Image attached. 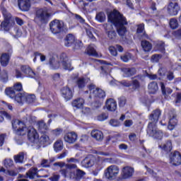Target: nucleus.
Masks as SVG:
<instances>
[{"label": "nucleus", "mask_w": 181, "mask_h": 181, "mask_svg": "<svg viewBox=\"0 0 181 181\" xmlns=\"http://www.w3.org/2000/svg\"><path fill=\"white\" fill-rule=\"evenodd\" d=\"M54 166H59V168H65L59 170L61 175L64 177H69L71 180L78 181L83 179L86 175V172L77 168V165L73 163L66 164L64 162H57L54 163Z\"/></svg>", "instance_id": "nucleus-1"}, {"label": "nucleus", "mask_w": 181, "mask_h": 181, "mask_svg": "<svg viewBox=\"0 0 181 181\" xmlns=\"http://www.w3.org/2000/svg\"><path fill=\"white\" fill-rule=\"evenodd\" d=\"M108 22H111L114 24L117 29V32L119 36H125L127 35V25L128 21L127 18L124 17L122 14H120L118 11L114 10L107 15Z\"/></svg>", "instance_id": "nucleus-2"}, {"label": "nucleus", "mask_w": 181, "mask_h": 181, "mask_svg": "<svg viewBox=\"0 0 181 181\" xmlns=\"http://www.w3.org/2000/svg\"><path fill=\"white\" fill-rule=\"evenodd\" d=\"M22 125L21 127H19L20 125ZM18 125L19 127L18 128ZM12 127L13 129L16 130V134L18 136L22 135H26L28 134V138L30 142L32 144H35L37 139H39V134H37V132H36V129L32 127H26L22 122L17 120L12 122Z\"/></svg>", "instance_id": "nucleus-3"}, {"label": "nucleus", "mask_w": 181, "mask_h": 181, "mask_svg": "<svg viewBox=\"0 0 181 181\" xmlns=\"http://www.w3.org/2000/svg\"><path fill=\"white\" fill-rule=\"evenodd\" d=\"M161 114L162 112H160V110L156 109L149 115V122L147 127V134L148 135H149V136L153 137V136H155V134L158 131V127H156V123L159 120V117H160Z\"/></svg>", "instance_id": "nucleus-4"}, {"label": "nucleus", "mask_w": 181, "mask_h": 181, "mask_svg": "<svg viewBox=\"0 0 181 181\" xmlns=\"http://www.w3.org/2000/svg\"><path fill=\"white\" fill-rule=\"evenodd\" d=\"M50 13L44 8H40L36 11L34 18V22L37 25H46L49 22Z\"/></svg>", "instance_id": "nucleus-5"}, {"label": "nucleus", "mask_w": 181, "mask_h": 181, "mask_svg": "<svg viewBox=\"0 0 181 181\" xmlns=\"http://www.w3.org/2000/svg\"><path fill=\"white\" fill-rule=\"evenodd\" d=\"M49 28L53 35H63L68 30L67 27L64 25L63 21L54 20L49 23Z\"/></svg>", "instance_id": "nucleus-6"}, {"label": "nucleus", "mask_w": 181, "mask_h": 181, "mask_svg": "<svg viewBox=\"0 0 181 181\" xmlns=\"http://www.w3.org/2000/svg\"><path fill=\"white\" fill-rule=\"evenodd\" d=\"M119 175V167L115 165H110L105 170V177L108 180H115Z\"/></svg>", "instance_id": "nucleus-7"}, {"label": "nucleus", "mask_w": 181, "mask_h": 181, "mask_svg": "<svg viewBox=\"0 0 181 181\" xmlns=\"http://www.w3.org/2000/svg\"><path fill=\"white\" fill-rule=\"evenodd\" d=\"M72 81L76 83V86H77L78 88H84L87 83L90 81V78H84V77H78V75H72L71 76Z\"/></svg>", "instance_id": "nucleus-8"}, {"label": "nucleus", "mask_w": 181, "mask_h": 181, "mask_svg": "<svg viewBox=\"0 0 181 181\" xmlns=\"http://www.w3.org/2000/svg\"><path fill=\"white\" fill-rule=\"evenodd\" d=\"M170 163L173 166H180L181 165V154L180 152L175 151L171 152L169 155Z\"/></svg>", "instance_id": "nucleus-9"}, {"label": "nucleus", "mask_w": 181, "mask_h": 181, "mask_svg": "<svg viewBox=\"0 0 181 181\" xmlns=\"http://www.w3.org/2000/svg\"><path fill=\"white\" fill-rule=\"evenodd\" d=\"M60 65L62 66L64 70L71 71L73 67H71V64L69 62V57L66 53H62L59 55L58 59Z\"/></svg>", "instance_id": "nucleus-10"}, {"label": "nucleus", "mask_w": 181, "mask_h": 181, "mask_svg": "<svg viewBox=\"0 0 181 181\" xmlns=\"http://www.w3.org/2000/svg\"><path fill=\"white\" fill-rule=\"evenodd\" d=\"M103 28L110 40H115L117 39V32L112 30L113 26L112 23H105L103 24Z\"/></svg>", "instance_id": "nucleus-11"}, {"label": "nucleus", "mask_w": 181, "mask_h": 181, "mask_svg": "<svg viewBox=\"0 0 181 181\" xmlns=\"http://www.w3.org/2000/svg\"><path fill=\"white\" fill-rule=\"evenodd\" d=\"M95 163V157L93 154L88 155L81 161V166L88 169V168H93Z\"/></svg>", "instance_id": "nucleus-12"}, {"label": "nucleus", "mask_w": 181, "mask_h": 181, "mask_svg": "<svg viewBox=\"0 0 181 181\" xmlns=\"http://www.w3.org/2000/svg\"><path fill=\"white\" fill-rule=\"evenodd\" d=\"M180 11V6L176 1H171L168 6V12L171 16H176Z\"/></svg>", "instance_id": "nucleus-13"}, {"label": "nucleus", "mask_w": 181, "mask_h": 181, "mask_svg": "<svg viewBox=\"0 0 181 181\" xmlns=\"http://www.w3.org/2000/svg\"><path fill=\"white\" fill-rule=\"evenodd\" d=\"M144 30H145V25L144 24H139L136 33V36L139 40H142V39H149L148 34L144 32Z\"/></svg>", "instance_id": "nucleus-14"}, {"label": "nucleus", "mask_w": 181, "mask_h": 181, "mask_svg": "<svg viewBox=\"0 0 181 181\" xmlns=\"http://www.w3.org/2000/svg\"><path fill=\"white\" fill-rule=\"evenodd\" d=\"M77 133L71 132L65 134L64 136V139L65 142H67V144H74V142L77 141Z\"/></svg>", "instance_id": "nucleus-15"}, {"label": "nucleus", "mask_w": 181, "mask_h": 181, "mask_svg": "<svg viewBox=\"0 0 181 181\" xmlns=\"http://www.w3.org/2000/svg\"><path fill=\"white\" fill-rule=\"evenodd\" d=\"M18 7L23 12H28L30 9V0H18Z\"/></svg>", "instance_id": "nucleus-16"}, {"label": "nucleus", "mask_w": 181, "mask_h": 181, "mask_svg": "<svg viewBox=\"0 0 181 181\" xmlns=\"http://www.w3.org/2000/svg\"><path fill=\"white\" fill-rule=\"evenodd\" d=\"M122 175L123 179H131L134 175V168L125 166L122 170Z\"/></svg>", "instance_id": "nucleus-17"}, {"label": "nucleus", "mask_w": 181, "mask_h": 181, "mask_svg": "<svg viewBox=\"0 0 181 181\" xmlns=\"http://www.w3.org/2000/svg\"><path fill=\"white\" fill-rule=\"evenodd\" d=\"M61 91L62 96L66 101H69V100H71L73 98V91L71 89H70V88L67 86L64 87Z\"/></svg>", "instance_id": "nucleus-18"}, {"label": "nucleus", "mask_w": 181, "mask_h": 181, "mask_svg": "<svg viewBox=\"0 0 181 181\" xmlns=\"http://www.w3.org/2000/svg\"><path fill=\"white\" fill-rule=\"evenodd\" d=\"M90 135L93 139H95V141H98V142H101V141L104 139V134L100 130H93Z\"/></svg>", "instance_id": "nucleus-19"}, {"label": "nucleus", "mask_w": 181, "mask_h": 181, "mask_svg": "<svg viewBox=\"0 0 181 181\" xmlns=\"http://www.w3.org/2000/svg\"><path fill=\"white\" fill-rule=\"evenodd\" d=\"M39 170L37 168H31L25 174L26 177L29 179H35V177H39Z\"/></svg>", "instance_id": "nucleus-20"}, {"label": "nucleus", "mask_w": 181, "mask_h": 181, "mask_svg": "<svg viewBox=\"0 0 181 181\" xmlns=\"http://www.w3.org/2000/svg\"><path fill=\"white\" fill-rule=\"evenodd\" d=\"M121 70L124 77H132V76L136 74V69L135 68H122Z\"/></svg>", "instance_id": "nucleus-21"}, {"label": "nucleus", "mask_w": 181, "mask_h": 181, "mask_svg": "<svg viewBox=\"0 0 181 181\" xmlns=\"http://www.w3.org/2000/svg\"><path fill=\"white\" fill-rule=\"evenodd\" d=\"M74 42H76V37L73 34H68L64 38V45L66 47H70Z\"/></svg>", "instance_id": "nucleus-22"}, {"label": "nucleus", "mask_w": 181, "mask_h": 181, "mask_svg": "<svg viewBox=\"0 0 181 181\" xmlns=\"http://www.w3.org/2000/svg\"><path fill=\"white\" fill-rule=\"evenodd\" d=\"M106 108L108 111H115L117 110V102L114 99L107 100L106 101Z\"/></svg>", "instance_id": "nucleus-23"}, {"label": "nucleus", "mask_w": 181, "mask_h": 181, "mask_svg": "<svg viewBox=\"0 0 181 181\" xmlns=\"http://www.w3.org/2000/svg\"><path fill=\"white\" fill-rule=\"evenodd\" d=\"M38 131L40 134H46L49 131V127L45 122V121L41 120L37 122Z\"/></svg>", "instance_id": "nucleus-24"}, {"label": "nucleus", "mask_w": 181, "mask_h": 181, "mask_svg": "<svg viewBox=\"0 0 181 181\" xmlns=\"http://www.w3.org/2000/svg\"><path fill=\"white\" fill-rule=\"evenodd\" d=\"M21 71L23 73H25L28 77H31V78H33L35 76H36V74L29 67V66H21Z\"/></svg>", "instance_id": "nucleus-25"}, {"label": "nucleus", "mask_w": 181, "mask_h": 181, "mask_svg": "<svg viewBox=\"0 0 181 181\" xmlns=\"http://www.w3.org/2000/svg\"><path fill=\"white\" fill-rule=\"evenodd\" d=\"M177 125V119H176V115H173L170 117L168 128L170 131H172Z\"/></svg>", "instance_id": "nucleus-26"}, {"label": "nucleus", "mask_w": 181, "mask_h": 181, "mask_svg": "<svg viewBox=\"0 0 181 181\" xmlns=\"http://www.w3.org/2000/svg\"><path fill=\"white\" fill-rule=\"evenodd\" d=\"M97 47L94 45H88L87 48V53L88 56H93V57H98V53L97 52L96 49Z\"/></svg>", "instance_id": "nucleus-27"}, {"label": "nucleus", "mask_w": 181, "mask_h": 181, "mask_svg": "<svg viewBox=\"0 0 181 181\" xmlns=\"http://www.w3.org/2000/svg\"><path fill=\"white\" fill-rule=\"evenodd\" d=\"M148 93L150 94H156L158 90H159V87L158 86V83L156 81H153L150 83L148 86Z\"/></svg>", "instance_id": "nucleus-28"}, {"label": "nucleus", "mask_w": 181, "mask_h": 181, "mask_svg": "<svg viewBox=\"0 0 181 181\" xmlns=\"http://www.w3.org/2000/svg\"><path fill=\"white\" fill-rule=\"evenodd\" d=\"M93 97H96V98H105V91L103 89L96 88L95 90H93Z\"/></svg>", "instance_id": "nucleus-29"}, {"label": "nucleus", "mask_w": 181, "mask_h": 181, "mask_svg": "<svg viewBox=\"0 0 181 181\" xmlns=\"http://www.w3.org/2000/svg\"><path fill=\"white\" fill-rule=\"evenodd\" d=\"M142 78V76L138 75L133 78V81L132 82V87L134 90H137L141 87V83H139V80Z\"/></svg>", "instance_id": "nucleus-30"}, {"label": "nucleus", "mask_w": 181, "mask_h": 181, "mask_svg": "<svg viewBox=\"0 0 181 181\" xmlns=\"http://www.w3.org/2000/svg\"><path fill=\"white\" fill-rule=\"evenodd\" d=\"M160 88L163 95L166 97V95H169L171 93H173V90L170 88H166L165 86V83L163 82H160Z\"/></svg>", "instance_id": "nucleus-31"}, {"label": "nucleus", "mask_w": 181, "mask_h": 181, "mask_svg": "<svg viewBox=\"0 0 181 181\" xmlns=\"http://www.w3.org/2000/svg\"><path fill=\"white\" fill-rule=\"evenodd\" d=\"M83 105H84V99L83 98H79L72 102V106L74 108H83Z\"/></svg>", "instance_id": "nucleus-32"}, {"label": "nucleus", "mask_w": 181, "mask_h": 181, "mask_svg": "<svg viewBox=\"0 0 181 181\" xmlns=\"http://www.w3.org/2000/svg\"><path fill=\"white\" fill-rule=\"evenodd\" d=\"M14 162L16 163H23L25 159V153L21 152L13 156Z\"/></svg>", "instance_id": "nucleus-33"}, {"label": "nucleus", "mask_w": 181, "mask_h": 181, "mask_svg": "<svg viewBox=\"0 0 181 181\" xmlns=\"http://www.w3.org/2000/svg\"><path fill=\"white\" fill-rule=\"evenodd\" d=\"M141 47L145 52H150L152 50V44L149 41L143 40L141 42Z\"/></svg>", "instance_id": "nucleus-34"}, {"label": "nucleus", "mask_w": 181, "mask_h": 181, "mask_svg": "<svg viewBox=\"0 0 181 181\" xmlns=\"http://www.w3.org/2000/svg\"><path fill=\"white\" fill-rule=\"evenodd\" d=\"M13 98L16 103H18V104H23V103H25V93H17Z\"/></svg>", "instance_id": "nucleus-35"}, {"label": "nucleus", "mask_w": 181, "mask_h": 181, "mask_svg": "<svg viewBox=\"0 0 181 181\" xmlns=\"http://www.w3.org/2000/svg\"><path fill=\"white\" fill-rule=\"evenodd\" d=\"M10 20L11 18H4V21L1 22V26L4 30H6V32L9 31L11 29V24L9 23Z\"/></svg>", "instance_id": "nucleus-36"}, {"label": "nucleus", "mask_w": 181, "mask_h": 181, "mask_svg": "<svg viewBox=\"0 0 181 181\" xmlns=\"http://www.w3.org/2000/svg\"><path fill=\"white\" fill-rule=\"evenodd\" d=\"M5 94L7 95V96L9 97L10 98H15L16 95L13 88L12 87L6 88L5 89Z\"/></svg>", "instance_id": "nucleus-37"}, {"label": "nucleus", "mask_w": 181, "mask_h": 181, "mask_svg": "<svg viewBox=\"0 0 181 181\" xmlns=\"http://www.w3.org/2000/svg\"><path fill=\"white\" fill-rule=\"evenodd\" d=\"M9 63V55L8 54H3L1 57V64L4 67L8 66Z\"/></svg>", "instance_id": "nucleus-38"}, {"label": "nucleus", "mask_w": 181, "mask_h": 181, "mask_svg": "<svg viewBox=\"0 0 181 181\" xmlns=\"http://www.w3.org/2000/svg\"><path fill=\"white\" fill-rule=\"evenodd\" d=\"M49 64L50 66H52V67H53V69H59L60 68V62L59 61H56V59H54V57H52L49 59Z\"/></svg>", "instance_id": "nucleus-39"}, {"label": "nucleus", "mask_w": 181, "mask_h": 181, "mask_svg": "<svg viewBox=\"0 0 181 181\" xmlns=\"http://www.w3.org/2000/svg\"><path fill=\"white\" fill-rule=\"evenodd\" d=\"M54 149L55 152H60L63 150V141L61 140L57 141L54 144Z\"/></svg>", "instance_id": "nucleus-40"}, {"label": "nucleus", "mask_w": 181, "mask_h": 181, "mask_svg": "<svg viewBox=\"0 0 181 181\" xmlns=\"http://www.w3.org/2000/svg\"><path fill=\"white\" fill-rule=\"evenodd\" d=\"M159 148H161L165 152H170L172 151V141H168L163 146H159Z\"/></svg>", "instance_id": "nucleus-41"}, {"label": "nucleus", "mask_w": 181, "mask_h": 181, "mask_svg": "<svg viewBox=\"0 0 181 181\" xmlns=\"http://www.w3.org/2000/svg\"><path fill=\"white\" fill-rule=\"evenodd\" d=\"M8 71L4 70L1 73L0 81H1L2 83H8Z\"/></svg>", "instance_id": "nucleus-42"}, {"label": "nucleus", "mask_w": 181, "mask_h": 181, "mask_svg": "<svg viewBox=\"0 0 181 181\" xmlns=\"http://www.w3.org/2000/svg\"><path fill=\"white\" fill-rule=\"evenodd\" d=\"M43 134L40 138V143L41 145H45V144H49V136L47 134H45V133H42Z\"/></svg>", "instance_id": "nucleus-43"}, {"label": "nucleus", "mask_w": 181, "mask_h": 181, "mask_svg": "<svg viewBox=\"0 0 181 181\" xmlns=\"http://www.w3.org/2000/svg\"><path fill=\"white\" fill-rule=\"evenodd\" d=\"M95 19L96 21H98V22H100L101 23L105 21V13H104V12H100L96 14L95 16Z\"/></svg>", "instance_id": "nucleus-44"}, {"label": "nucleus", "mask_w": 181, "mask_h": 181, "mask_svg": "<svg viewBox=\"0 0 181 181\" xmlns=\"http://www.w3.org/2000/svg\"><path fill=\"white\" fill-rule=\"evenodd\" d=\"M160 59H162V54H155L151 56L152 63H159Z\"/></svg>", "instance_id": "nucleus-45"}, {"label": "nucleus", "mask_w": 181, "mask_h": 181, "mask_svg": "<svg viewBox=\"0 0 181 181\" xmlns=\"http://www.w3.org/2000/svg\"><path fill=\"white\" fill-rule=\"evenodd\" d=\"M25 101L28 104H31V103H33V101H35V95H26V93H25Z\"/></svg>", "instance_id": "nucleus-46"}, {"label": "nucleus", "mask_w": 181, "mask_h": 181, "mask_svg": "<svg viewBox=\"0 0 181 181\" xmlns=\"http://www.w3.org/2000/svg\"><path fill=\"white\" fill-rule=\"evenodd\" d=\"M170 26L172 29H177V26H179L177 20L175 18H171L170 21Z\"/></svg>", "instance_id": "nucleus-47"}, {"label": "nucleus", "mask_w": 181, "mask_h": 181, "mask_svg": "<svg viewBox=\"0 0 181 181\" xmlns=\"http://www.w3.org/2000/svg\"><path fill=\"white\" fill-rule=\"evenodd\" d=\"M152 138H154V139H161L162 138H163V133L162 132V131L158 129L154 134V136H152Z\"/></svg>", "instance_id": "nucleus-48"}, {"label": "nucleus", "mask_w": 181, "mask_h": 181, "mask_svg": "<svg viewBox=\"0 0 181 181\" xmlns=\"http://www.w3.org/2000/svg\"><path fill=\"white\" fill-rule=\"evenodd\" d=\"M93 32H94V30H93V28L86 29V33H87L88 37H90V39H91L93 40V42H94V41H95V37H94V34L93 33Z\"/></svg>", "instance_id": "nucleus-49"}, {"label": "nucleus", "mask_w": 181, "mask_h": 181, "mask_svg": "<svg viewBox=\"0 0 181 181\" xmlns=\"http://www.w3.org/2000/svg\"><path fill=\"white\" fill-rule=\"evenodd\" d=\"M13 90H14V91H22L23 90V88L22 87V83H15L13 86Z\"/></svg>", "instance_id": "nucleus-50"}, {"label": "nucleus", "mask_w": 181, "mask_h": 181, "mask_svg": "<svg viewBox=\"0 0 181 181\" xmlns=\"http://www.w3.org/2000/svg\"><path fill=\"white\" fill-rule=\"evenodd\" d=\"M108 118V113H102L97 117L98 121H105Z\"/></svg>", "instance_id": "nucleus-51"}, {"label": "nucleus", "mask_w": 181, "mask_h": 181, "mask_svg": "<svg viewBox=\"0 0 181 181\" xmlns=\"http://www.w3.org/2000/svg\"><path fill=\"white\" fill-rule=\"evenodd\" d=\"M118 101L119 107H124L125 104H127V98L124 96L119 98Z\"/></svg>", "instance_id": "nucleus-52"}, {"label": "nucleus", "mask_w": 181, "mask_h": 181, "mask_svg": "<svg viewBox=\"0 0 181 181\" xmlns=\"http://www.w3.org/2000/svg\"><path fill=\"white\" fill-rule=\"evenodd\" d=\"M4 165L6 168H12L13 166V160L8 158L4 160Z\"/></svg>", "instance_id": "nucleus-53"}, {"label": "nucleus", "mask_w": 181, "mask_h": 181, "mask_svg": "<svg viewBox=\"0 0 181 181\" xmlns=\"http://www.w3.org/2000/svg\"><path fill=\"white\" fill-rule=\"evenodd\" d=\"M63 132V129L58 128L51 131V134L55 136H59Z\"/></svg>", "instance_id": "nucleus-54"}, {"label": "nucleus", "mask_w": 181, "mask_h": 181, "mask_svg": "<svg viewBox=\"0 0 181 181\" xmlns=\"http://www.w3.org/2000/svg\"><path fill=\"white\" fill-rule=\"evenodd\" d=\"M1 11L4 15V18H11L12 16L11 15V13H8V11H6V8H5L4 7H1Z\"/></svg>", "instance_id": "nucleus-55"}, {"label": "nucleus", "mask_w": 181, "mask_h": 181, "mask_svg": "<svg viewBox=\"0 0 181 181\" xmlns=\"http://www.w3.org/2000/svg\"><path fill=\"white\" fill-rule=\"evenodd\" d=\"M120 59H121V60H122V62H124V63H127L131 59V54H125L121 56Z\"/></svg>", "instance_id": "nucleus-56"}, {"label": "nucleus", "mask_w": 181, "mask_h": 181, "mask_svg": "<svg viewBox=\"0 0 181 181\" xmlns=\"http://www.w3.org/2000/svg\"><path fill=\"white\" fill-rule=\"evenodd\" d=\"M118 149H119L122 152H124V151H128V145L121 143L118 145Z\"/></svg>", "instance_id": "nucleus-57"}, {"label": "nucleus", "mask_w": 181, "mask_h": 181, "mask_svg": "<svg viewBox=\"0 0 181 181\" xmlns=\"http://www.w3.org/2000/svg\"><path fill=\"white\" fill-rule=\"evenodd\" d=\"M109 51L112 56H117L118 54V52H117V48L114 46H110L109 47Z\"/></svg>", "instance_id": "nucleus-58"}, {"label": "nucleus", "mask_w": 181, "mask_h": 181, "mask_svg": "<svg viewBox=\"0 0 181 181\" xmlns=\"http://www.w3.org/2000/svg\"><path fill=\"white\" fill-rule=\"evenodd\" d=\"M52 78L54 83H59L60 81V74H54L52 75Z\"/></svg>", "instance_id": "nucleus-59"}, {"label": "nucleus", "mask_w": 181, "mask_h": 181, "mask_svg": "<svg viewBox=\"0 0 181 181\" xmlns=\"http://www.w3.org/2000/svg\"><path fill=\"white\" fill-rule=\"evenodd\" d=\"M175 79V75L173 74V71H168L166 74V80L168 81H172Z\"/></svg>", "instance_id": "nucleus-60"}, {"label": "nucleus", "mask_w": 181, "mask_h": 181, "mask_svg": "<svg viewBox=\"0 0 181 181\" xmlns=\"http://www.w3.org/2000/svg\"><path fill=\"white\" fill-rule=\"evenodd\" d=\"M110 125H111L112 127H119L120 123L118 120L115 119H112L110 121Z\"/></svg>", "instance_id": "nucleus-61"}, {"label": "nucleus", "mask_w": 181, "mask_h": 181, "mask_svg": "<svg viewBox=\"0 0 181 181\" xmlns=\"http://www.w3.org/2000/svg\"><path fill=\"white\" fill-rule=\"evenodd\" d=\"M41 166H42V168H50V163L46 159H42L41 161Z\"/></svg>", "instance_id": "nucleus-62"}, {"label": "nucleus", "mask_w": 181, "mask_h": 181, "mask_svg": "<svg viewBox=\"0 0 181 181\" xmlns=\"http://www.w3.org/2000/svg\"><path fill=\"white\" fill-rule=\"evenodd\" d=\"M120 84L124 87H131L132 86V83L129 81H120Z\"/></svg>", "instance_id": "nucleus-63"}, {"label": "nucleus", "mask_w": 181, "mask_h": 181, "mask_svg": "<svg viewBox=\"0 0 181 181\" xmlns=\"http://www.w3.org/2000/svg\"><path fill=\"white\" fill-rule=\"evenodd\" d=\"M59 179H60V175H56V174H54L52 176L49 177V180L51 181H59Z\"/></svg>", "instance_id": "nucleus-64"}]
</instances>
